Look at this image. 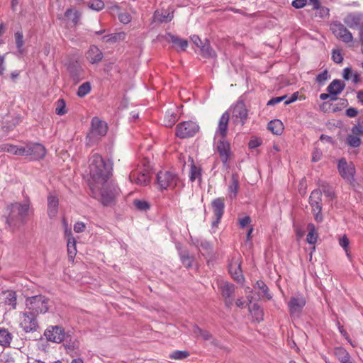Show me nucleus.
Masks as SVG:
<instances>
[{"label":"nucleus","mask_w":363,"mask_h":363,"mask_svg":"<svg viewBox=\"0 0 363 363\" xmlns=\"http://www.w3.org/2000/svg\"><path fill=\"white\" fill-rule=\"evenodd\" d=\"M320 186L322 189V190H320L321 192H323L325 196L331 199H333L335 197L334 190L330 185H328V184H327L325 182H321V184H320Z\"/></svg>","instance_id":"nucleus-39"},{"label":"nucleus","mask_w":363,"mask_h":363,"mask_svg":"<svg viewBox=\"0 0 363 363\" xmlns=\"http://www.w3.org/2000/svg\"><path fill=\"white\" fill-rule=\"evenodd\" d=\"M211 205H212L213 213L216 218V220L213 222V225L216 226L218 225V223H220V219L224 213V208H225L224 199L216 198L212 201Z\"/></svg>","instance_id":"nucleus-20"},{"label":"nucleus","mask_w":363,"mask_h":363,"mask_svg":"<svg viewBox=\"0 0 363 363\" xmlns=\"http://www.w3.org/2000/svg\"><path fill=\"white\" fill-rule=\"evenodd\" d=\"M191 40L194 44H195L198 48H201V46L204 43L202 42L201 38L196 35H194L191 37Z\"/></svg>","instance_id":"nucleus-63"},{"label":"nucleus","mask_w":363,"mask_h":363,"mask_svg":"<svg viewBox=\"0 0 363 363\" xmlns=\"http://www.w3.org/2000/svg\"><path fill=\"white\" fill-rule=\"evenodd\" d=\"M88 6L91 9L99 11L104 8V3L101 0H93Z\"/></svg>","instance_id":"nucleus-47"},{"label":"nucleus","mask_w":363,"mask_h":363,"mask_svg":"<svg viewBox=\"0 0 363 363\" xmlns=\"http://www.w3.org/2000/svg\"><path fill=\"white\" fill-rule=\"evenodd\" d=\"M330 30L340 40L349 43L352 42L353 35L351 32L340 22L335 21L330 25Z\"/></svg>","instance_id":"nucleus-10"},{"label":"nucleus","mask_w":363,"mask_h":363,"mask_svg":"<svg viewBox=\"0 0 363 363\" xmlns=\"http://www.w3.org/2000/svg\"><path fill=\"white\" fill-rule=\"evenodd\" d=\"M337 169L340 176L349 182L354 180L355 168L353 163H347L345 158H341L338 161Z\"/></svg>","instance_id":"nucleus-11"},{"label":"nucleus","mask_w":363,"mask_h":363,"mask_svg":"<svg viewBox=\"0 0 363 363\" xmlns=\"http://www.w3.org/2000/svg\"><path fill=\"white\" fill-rule=\"evenodd\" d=\"M67 112L65 101L62 99L57 100L55 106V113L59 116H63Z\"/></svg>","instance_id":"nucleus-41"},{"label":"nucleus","mask_w":363,"mask_h":363,"mask_svg":"<svg viewBox=\"0 0 363 363\" xmlns=\"http://www.w3.org/2000/svg\"><path fill=\"white\" fill-rule=\"evenodd\" d=\"M47 340L53 342H61L65 338L63 329L59 326H52L45 331Z\"/></svg>","instance_id":"nucleus-19"},{"label":"nucleus","mask_w":363,"mask_h":363,"mask_svg":"<svg viewBox=\"0 0 363 363\" xmlns=\"http://www.w3.org/2000/svg\"><path fill=\"white\" fill-rule=\"evenodd\" d=\"M285 99H286V95L282 96L272 98L269 101H268L267 105V106H274V105L279 104V102L284 101Z\"/></svg>","instance_id":"nucleus-54"},{"label":"nucleus","mask_w":363,"mask_h":363,"mask_svg":"<svg viewBox=\"0 0 363 363\" xmlns=\"http://www.w3.org/2000/svg\"><path fill=\"white\" fill-rule=\"evenodd\" d=\"M20 325L26 333L36 330L38 328L36 315L29 311H25L21 317Z\"/></svg>","instance_id":"nucleus-12"},{"label":"nucleus","mask_w":363,"mask_h":363,"mask_svg":"<svg viewBox=\"0 0 363 363\" xmlns=\"http://www.w3.org/2000/svg\"><path fill=\"white\" fill-rule=\"evenodd\" d=\"M167 39L168 41L171 42L172 44L177 46V48H179L181 50L183 51L186 49L189 45L188 41L186 40L179 38L177 36H175L170 33L167 34Z\"/></svg>","instance_id":"nucleus-29"},{"label":"nucleus","mask_w":363,"mask_h":363,"mask_svg":"<svg viewBox=\"0 0 363 363\" xmlns=\"http://www.w3.org/2000/svg\"><path fill=\"white\" fill-rule=\"evenodd\" d=\"M348 352L344 349L343 347H336L334 350V354L337 358L338 360H340V359H342L343 357H345Z\"/></svg>","instance_id":"nucleus-52"},{"label":"nucleus","mask_w":363,"mask_h":363,"mask_svg":"<svg viewBox=\"0 0 363 363\" xmlns=\"http://www.w3.org/2000/svg\"><path fill=\"white\" fill-rule=\"evenodd\" d=\"M91 128L89 137L91 138H101L104 136L108 130L106 123L100 120L97 117H94L91 120Z\"/></svg>","instance_id":"nucleus-13"},{"label":"nucleus","mask_w":363,"mask_h":363,"mask_svg":"<svg viewBox=\"0 0 363 363\" xmlns=\"http://www.w3.org/2000/svg\"><path fill=\"white\" fill-rule=\"evenodd\" d=\"M306 303V299L303 295L298 294L292 296L287 304L291 316L292 318L299 317Z\"/></svg>","instance_id":"nucleus-8"},{"label":"nucleus","mask_w":363,"mask_h":363,"mask_svg":"<svg viewBox=\"0 0 363 363\" xmlns=\"http://www.w3.org/2000/svg\"><path fill=\"white\" fill-rule=\"evenodd\" d=\"M46 155V149L40 143H28V156L30 157L33 160H40L45 157Z\"/></svg>","instance_id":"nucleus-14"},{"label":"nucleus","mask_w":363,"mask_h":363,"mask_svg":"<svg viewBox=\"0 0 363 363\" xmlns=\"http://www.w3.org/2000/svg\"><path fill=\"white\" fill-rule=\"evenodd\" d=\"M251 222V218L250 216H245L242 218H240L239 219V224L240 225L241 228H245L246 227L247 225H249Z\"/></svg>","instance_id":"nucleus-60"},{"label":"nucleus","mask_w":363,"mask_h":363,"mask_svg":"<svg viewBox=\"0 0 363 363\" xmlns=\"http://www.w3.org/2000/svg\"><path fill=\"white\" fill-rule=\"evenodd\" d=\"M120 21L124 24H127L130 21V16L128 13H121L118 16Z\"/></svg>","instance_id":"nucleus-56"},{"label":"nucleus","mask_w":363,"mask_h":363,"mask_svg":"<svg viewBox=\"0 0 363 363\" xmlns=\"http://www.w3.org/2000/svg\"><path fill=\"white\" fill-rule=\"evenodd\" d=\"M268 129L275 135H281L284 130V125L280 120L271 121L267 125Z\"/></svg>","instance_id":"nucleus-30"},{"label":"nucleus","mask_w":363,"mask_h":363,"mask_svg":"<svg viewBox=\"0 0 363 363\" xmlns=\"http://www.w3.org/2000/svg\"><path fill=\"white\" fill-rule=\"evenodd\" d=\"M199 130V125L193 121H184L179 123L176 128V135L180 138L194 136Z\"/></svg>","instance_id":"nucleus-9"},{"label":"nucleus","mask_w":363,"mask_h":363,"mask_svg":"<svg viewBox=\"0 0 363 363\" xmlns=\"http://www.w3.org/2000/svg\"><path fill=\"white\" fill-rule=\"evenodd\" d=\"M89 185L94 198L108 205L117 194V186L111 179L112 164L94 153L89 159Z\"/></svg>","instance_id":"nucleus-1"},{"label":"nucleus","mask_w":363,"mask_h":363,"mask_svg":"<svg viewBox=\"0 0 363 363\" xmlns=\"http://www.w3.org/2000/svg\"><path fill=\"white\" fill-rule=\"evenodd\" d=\"M69 72L73 77L74 80L79 81L81 77V72L82 71L80 66H72L69 67Z\"/></svg>","instance_id":"nucleus-46"},{"label":"nucleus","mask_w":363,"mask_h":363,"mask_svg":"<svg viewBox=\"0 0 363 363\" xmlns=\"http://www.w3.org/2000/svg\"><path fill=\"white\" fill-rule=\"evenodd\" d=\"M201 52L203 57L215 58L216 57V52L212 49L210 45L209 41L205 40L204 43L201 46Z\"/></svg>","instance_id":"nucleus-31"},{"label":"nucleus","mask_w":363,"mask_h":363,"mask_svg":"<svg viewBox=\"0 0 363 363\" xmlns=\"http://www.w3.org/2000/svg\"><path fill=\"white\" fill-rule=\"evenodd\" d=\"M229 119L230 113L228 111H226L222 114L219 119L218 127L215 133V138L220 137V139H225L228 133Z\"/></svg>","instance_id":"nucleus-18"},{"label":"nucleus","mask_w":363,"mask_h":363,"mask_svg":"<svg viewBox=\"0 0 363 363\" xmlns=\"http://www.w3.org/2000/svg\"><path fill=\"white\" fill-rule=\"evenodd\" d=\"M306 4V0H294L291 5L296 9H301Z\"/></svg>","instance_id":"nucleus-61"},{"label":"nucleus","mask_w":363,"mask_h":363,"mask_svg":"<svg viewBox=\"0 0 363 363\" xmlns=\"http://www.w3.org/2000/svg\"><path fill=\"white\" fill-rule=\"evenodd\" d=\"M65 17L69 19L74 25H77L80 19L81 13L73 9H68L65 13Z\"/></svg>","instance_id":"nucleus-34"},{"label":"nucleus","mask_w":363,"mask_h":363,"mask_svg":"<svg viewBox=\"0 0 363 363\" xmlns=\"http://www.w3.org/2000/svg\"><path fill=\"white\" fill-rule=\"evenodd\" d=\"M346 143L352 147H357L361 145V139L358 135L350 134L346 138Z\"/></svg>","instance_id":"nucleus-38"},{"label":"nucleus","mask_w":363,"mask_h":363,"mask_svg":"<svg viewBox=\"0 0 363 363\" xmlns=\"http://www.w3.org/2000/svg\"><path fill=\"white\" fill-rule=\"evenodd\" d=\"M17 156H28V143L25 146H18Z\"/></svg>","instance_id":"nucleus-58"},{"label":"nucleus","mask_w":363,"mask_h":363,"mask_svg":"<svg viewBox=\"0 0 363 363\" xmlns=\"http://www.w3.org/2000/svg\"><path fill=\"white\" fill-rule=\"evenodd\" d=\"M3 303L7 307V309L14 310L17 306V294L15 291L7 290L2 292Z\"/></svg>","instance_id":"nucleus-21"},{"label":"nucleus","mask_w":363,"mask_h":363,"mask_svg":"<svg viewBox=\"0 0 363 363\" xmlns=\"http://www.w3.org/2000/svg\"><path fill=\"white\" fill-rule=\"evenodd\" d=\"M352 134L358 135L359 138L363 135V126L361 125H354L352 128Z\"/></svg>","instance_id":"nucleus-55"},{"label":"nucleus","mask_w":363,"mask_h":363,"mask_svg":"<svg viewBox=\"0 0 363 363\" xmlns=\"http://www.w3.org/2000/svg\"><path fill=\"white\" fill-rule=\"evenodd\" d=\"M201 176V169L199 167H197L192 160V163L191 165L190 175L189 178L191 182L195 181L197 178H199Z\"/></svg>","instance_id":"nucleus-44"},{"label":"nucleus","mask_w":363,"mask_h":363,"mask_svg":"<svg viewBox=\"0 0 363 363\" xmlns=\"http://www.w3.org/2000/svg\"><path fill=\"white\" fill-rule=\"evenodd\" d=\"M86 57L90 63L95 64L101 61L103 58V53L98 47L92 45L87 51Z\"/></svg>","instance_id":"nucleus-24"},{"label":"nucleus","mask_w":363,"mask_h":363,"mask_svg":"<svg viewBox=\"0 0 363 363\" xmlns=\"http://www.w3.org/2000/svg\"><path fill=\"white\" fill-rule=\"evenodd\" d=\"M195 245L197 248H199L200 250H203L204 251H208L211 249V245L209 242L206 241V240L199 239L196 240V241L194 242Z\"/></svg>","instance_id":"nucleus-45"},{"label":"nucleus","mask_w":363,"mask_h":363,"mask_svg":"<svg viewBox=\"0 0 363 363\" xmlns=\"http://www.w3.org/2000/svg\"><path fill=\"white\" fill-rule=\"evenodd\" d=\"M11 333L5 328L0 329V345L2 347H7L10 345L12 340Z\"/></svg>","instance_id":"nucleus-32"},{"label":"nucleus","mask_w":363,"mask_h":363,"mask_svg":"<svg viewBox=\"0 0 363 363\" xmlns=\"http://www.w3.org/2000/svg\"><path fill=\"white\" fill-rule=\"evenodd\" d=\"M228 111L230 113L231 112V119L233 124L243 125L245 123L248 116V111L243 101H238Z\"/></svg>","instance_id":"nucleus-6"},{"label":"nucleus","mask_w":363,"mask_h":363,"mask_svg":"<svg viewBox=\"0 0 363 363\" xmlns=\"http://www.w3.org/2000/svg\"><path fill=\"white\" fill-rule=\"evenodd\" d=\"M91 91V84L86 82L79 86L77 91V96L79 97H84L88 94Z\"/></svg>","instance_id":"nucleus-43"},{"label":"nucleus","mask_w":363,"mask_h":363,"mask_svg":"<svg viewBox=\"0 0 363 363\" xmlns=\"http://www.w3.org/2000/svg\"><path fill=\"white\" fill-rule=\"evenodd\" d=\"M239 189V177L237 174H233L231 182L228 186V194L230 199H235L237 196Z\"/></svg>","instance_id":"nucleus-27"},{"label":"nucleus","mask_w":363,"mask_h":363,"mask_svg":"<svg viewBox=\"0 0 363 363\" xmlns=\"http://www.w3.org/2000/svg\"><path fill=\"white\" fill-rule=\"evenodd\" d=\"M129 179L132 183H135L137 185L147 186L150 182V167H138L130 173Z\"/></svg>","instance_id":"nucleus-5"},{"label":"nucleus","mask_w":363,"mask_h":363,"mask_svg":"<svg viewBox=\"0 0 363 363\" xmlns=\"http://www.w3.org/2000/svg\"><path fill=\"white\" fill-rule=\"evenodd\" d=\"M332 59L335 63H340L342 62L343 57L339 50H334L332 53Z\"/></svg>","instance_id":"nucleus-53"},{"label":"nucleus","mask_w":363,"mask_h":363,"mask_svg":"<svg viewBox=\"0 0 363 363\" xmlns=\"http://www.w3.org/2000/svg\"><path fill=\"white\" fill-rule=\"evenodd\" d=\"M189 356V353L185 351L176 350L169 354V357L174 359H183Z\"/></svg>","instance_id":"nucleus-49"},{"label":"nucleus","mask_w":363,"mask_h":363,"mask_svg":"<svg viewBox=\"0 0 363 363\" xmlns=\"http://www.w3.org/2000/svg\"><path fill=\"white\" fill-rule=\"evenodd\" d=\"M250 313L252 316L258 322L263 320V311L257 304H253L251 307H250Z\"/></svg>","instance_id":"nucleus-36"},{"label":"nucleus","mask_w":363,"mask_h":363,"mask_svg":"<svg viewBox=\"0 0 363 363\" xmlns=\"http://www.w3.org/2000/svg\"><path fill=\"white\" fill-rule=\"evenodd\" d=\"M178 180L177 174L170 171H160L157 174V182L161 190L174 189Z\"/></svg>","instance_id":"nucleus-4"},{"label":"nucleus","mask_w":363,"mask_h":363,"mask_svg":"<svg viewBox=\"0 0 363 363\" xmlns=\"http://www.w3.org/2000/svg\"><path fill=\"white\" fill-rule=\"evenodd\" d=\"M26 308L35 315L47 313L51 306V301L43 295L28 297L26 299Z\"/></svg>","instance_id":"nucleus-3"},{"label":"nucleus","mask_w":363,"mask_h":363,"mask_svg":"<svg viewBox=\"0 0 363 363\" xmlns=\"http://www.w3.org/2000/svg\"><path fill=\"white\" fill-rule=\"evenodd\" d=\"M345 88V84L339 79H334L327 87V91L330 95V99L334 101L336 96L340 94Z\"/></svg>","instance_id":"nucleus-22"},{"label":"nucleus","mask_w":363,"mask_h":363,"mask_svg":"<svg viewBox=\"0 0 363 363\" xmlns=\"http://www.w3.org/2000/svg\"><path fill=\"white\" fill-rule=\"evenodd\" d=\"M125 34L124 33H118L111 35V36H104V38H107L106 41L116 42L117 40H124Z\"/></svg>","instance_id":"nucleus-50"},{"label":"nucleus","mask_w":363,"mask_h":363,"mask_svg":"<svg viewBox=\"0 0 363 363\" xmlns=\"http://www.w3.org/2000/svg\"><path fill=\"white\" fill-rule=\"evenodd\" d=\"M309 203L314 215V218L317 222L323 220L322 211V192L319 189L313 190L309 198Z\"/></svg>","instance_id":"nucleus-7"},{"label":"nucleus","mask_w":363,"mask_h":363,"mask_svg":"<svg viewBox=\"0 0 363 363\" xmlns=\"http://www.w3.org/2000/svg\"><path fill=\"white\" fill-rule=\"evenodd\" d=\"M15 40H16V47L18 49V52L20 55H23V46L24 45V41H23V35L22 32L17 31L15 33Z\"/></svg>","instance_id":"nucleus-40"},{"label":"nucleus","mask_w":363,"mask_h":363,"mask_svg":"<svg viewBox=\"0 0 363 363\" xmlns=\"http://www.w3.org/2000/svg\"><path fill=\"white\" fill-rule=\"evenodd\" d=\"M339 244L343 249H347L349 247L350 241L346 235H344L339 240Z\"/></svg>","instance_id":"nucleus-59"},{"label":"nucleus","mask_w":363,"mask_h":363,"mask_svg":"<svg viewBox=\"0 0 363 363\" xmlns=\"http://www.w3.org/2000/svg\"><path fill=\"white\" fill-rule=\"evenodd\" d=\"M154 21L160 23L169 22L173 18V11L169 10H157L154 13Z\"/></svg>","instance_id":"nucleus-26"},{"label":"nucleus","mask_w":363,"mask_h":363,"mask_svg":"<svg viewBox=\"0 0 363 363\" xmlns=\"http://www.w3.org/2000/svg\"><path fill=\"white\" fill-rule=\"evenodd\" d=\"M218 287L225 299V305L230 307L233 303V297L235 292V286L229 282L222 281L219 284Z\"/></svg>","instance_id":"nucleus-16"},{"label":"nucleus","mask_w":363,"mask_h":363,"mask_svg":"<svg viewBox=\"0 0 363 363\" xmlns=\"http://www.w3.org/2000/svg\"><path fill=\"white\" fill-rule=\"evenodd\" d=\"M180 259L183 265L186 268H190L193 265L194 260V256L189 255L187 251H181L179 252Z\"/></svg>","instance_id":"nucleus-35"},{"label":"nucleus","mask_w":363,"mask_h":363,"mask_svg":"<svg viewBox=\"0 0 363 363\" xmlns=\"http://www.w3.org/2000/svg\"><path fill=\"white\" fill-rule=\"evenodd\" d=\"M216 150L223 164L227 165L232 155L230 143L225 139H220L216 143Z\"/></svg>","instance_id":"nucleus-15"},{"label":"nucleus","mask_w":363,"mask_h":363,"mask_svg":"<svg viewBox=\"0 0 363 363\" xmlns=\"http://www.w3.org/2000/svg\"><path fill=\"white\" fill-rule=\"evenodd\" d=\"M133 204L135 208L140 211H146L150 208V204L145 200H135Z\"/></svg>","instance_id":"nucleus-48"},{"label":"nucleus","mask_w":363,"mask_h":363,"mask_svg":"<svg viewBox=\"0 0 363 363\" xmlns=\"http://www.w3.org/2000/svg\"><path fill=\"white\" fill-rule=\"evenodd\" d=\"M59 200L57 196L50 195L48 197V213L50 218H55L58 211Z\"/></svg>","instance_id":"nucleus-25"},{"label":"nucleus","mask_w":363,"mask_h":363,"mask_svg":"<svg viewBox=\"0 0 363 363\" xmlns=\"http://www.w3.org/2000/svg\"><path fill=\"white\" fill-rule=\"evenodd\" d=\"M193 333L196 336H201L204 340H211L212 339V335L208 331L203 330L197 325L193 327Z\"/></svg>","instance_id":"nucleus-37"},{"label":"nucleus","mask_w":363,"mask_h":363,"mask_svg":"<svg viewBox=\"0 0 363 363\" xmlns=\"http://www.w3.org/2000/svg\"><path fill=\"white\" fill-rule=\"evenodd\" d=\"M85 229V224L82 222H77L74 225V230L76 233H82Z\"/></svg>","instance_id":"nucleus-62"},{"label":"nucleus","mask_w":363,"mask_h":363,"mask_svg":"<svg viewBox=\"0 0 363 363\" xmlns=\"http://www.w3.org/2000/svg\"><path fill=\"white\" fill-rule=\"evenodd\" d=\"M257 286L262 291V292L268 299L272 298V296L268 293V287L262 281H257Z\"/></svg>","instance_id":"nucleus-51"},{"label":"nucleus","mask_w":363,"mask_h":363,"mask_svg":"<svg viewBox=\"0 0 363 363\" xmlns=\"http://www.w3.org/2000/svg\"><path fill=\"white\" fill-rule=\"evenodd\" d=\"M67 252L69 257L72 259L75 256L77 252L76 240L75 238L72 237L70 232L67 234Z\"/></svg>","instance_id":"nucleus-33"},{"label":"nucleus","mask_w":363,"mask_h":363,"mask_svg":"<svg viewBox=\"0 0 363 363\" xmlns=\"http://www.w3.org/2000/svg\"><path fill=\"white\" fill-rule=\"evenodd\" d=\"M328 72L325 70V71L320 73L319 74H318V76L316 77V81L318 83H323L324 82H325L328 79Z\"/></svg>","instance_id":"nucleus-57"},{"label":"nucleus","mask_w":363,"mask_h":363,"mask_svg":"<svg viewBox=\"0 0 363 363\" xmlns=\"http://www.w3.org/2000/svg\"><path fill=\"white\" fill-rule=\"evenodd\" d=\"M179 120V116L174 110H168L164 117V125L166 127L172 128Z\"/></svg>","instance_id":"nucleus-28"},{"label":"nucleus","mask_w":363,"mask_h":363,"mask_svg":"<svg viewBox=\"0 0 363 363\" xmlns=\"http://www.w3.org/2000/svg\"><path fill=\"white\" fill-rule=\"evenodd\" d=\"M308 228L309 229V232L306 238L307 242L309 244H314L317 240V235L315 233V226L313 224H309Z\"/></svg>","instance_id":"nucleus-42"},{"label":"nucleus","mask_w":363,"mask_h":363,"mask_svg":"<svg viewBox=\"0 0 363 363\" xmlns=\"http://www.w3.org/2000/svg\"><path fill=\"white\" fill-rule=\"evenodd\" d=\"M344 23L350 28H363V13L353 12L348 13L343 19Z\"/></svg>","instance_id":"nucleus-17"},{"label":"nucleus","mask_w":363,"mask_h":363,"mask_svg":"<svg viewBox=\"0 0 363 363\" xmlns=\"http://www.w3.org/2000/svg\"><path fill=\"white\" fill-rule=\"evenodd\" d=\"M321 157L322 152L318 150H315L312 154V161L313 162H318L321 159Z\"/></svg>","instance_id":"nucleus-64"},{"label":"nucleus","mask_w":363,"mask_h":363,"mask_svg":"<svg viewBox=\"0 0 363 363\" xmlns=\"http://www.w3.org/2000/svg\"><path fill=\"white\" fill-rule=\"evenodd\" d=\"M229 272L233 278L237 281L243 280V276L240 267V262L239 258H234L229 264Z\"/></svg>","instance_id":"nucleus-23"},{"label":"nucleus","mask_w":363,"mask_h":363,"mask_svg":"<svg viewBox=\"0 0 363 363\" xmlns=\"http://www.w3.org/2000/svg\"><path fill=\"white\" fill-rule=\"evenodd\" d=\"M8 210L9 211V215L6 219V223L12 229H14L23 223L24 218L28 215L29 203H11Z\"/></svg>","instance_id":"nucleus-2"}]
</instances>
